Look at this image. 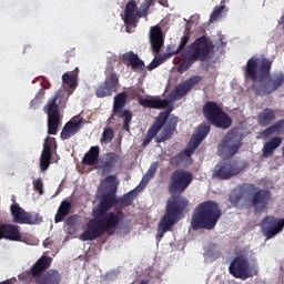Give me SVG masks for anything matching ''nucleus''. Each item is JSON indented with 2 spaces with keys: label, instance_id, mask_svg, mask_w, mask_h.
Masks as SVG:
<instances>
[{
  "label": "nucleus",
  "instance_id": "58836bf2",
  "mask_svg": "<svg viewBox=\"0 0 284 284\" xmlns=\"http://www.w3.org/2000/svg\"><path fill=\"white\" fill-rule=\"evenodd\" d=\"M185 156H187L185 154V149L178 153L176 155L172 156L169 161L170 165H172L173 168H179V165H181L184 161H185Z\"/></svg>",
  "mask_w": 284,
  "mask_h": 284
},
{
  "label": "nucleus",
  "instance_id": "bb28decb",
  "mask_svg": "<svg viewBox=\"0 0 284 284\" xmlns=\"http://www.w3.org/2000/svg\"><path fill=\"white\" fill-rule=\"evenodd\" d=\"M271 197L272 194L267 190H258L255 192L252 197V205L255 207V211L263 212V210H266Z\"/></svg>",
  "mask_w": 284,
  "mask_h": 284
},
{
  "label": "nucleus",
  "instance_id": "5701e85b",
  "mask_svg": "<svg viewBox=\"0 0 284 284\" xmlns=\"http://www.w3.org/2000/svg\"><path fill=\"white\" fill-rule=\"evenodd\" d=\"M149 39L151 43V50L154 54H159L161 52V48H163L165 43V38L163 37V30L159 26L151 27Z\"/></svg>",
  "mask_w": 284,
  "mask_h": 284
},
{
  "label": "nucleus",
  "instance_id": "a18cd8bd",
  "mask_svg": "<svg viewBox=\"0 0 284 284\" xmlns=\"http://www.w3.org/2000/svg\"><path fill=\"white\" fill-rule=\"evenodd\" d=\"M161 63H163V59L154 58L153 61L146 67V70H149V72H152V70H155V68H159V65H161Z\"/></svg>",
  "mask_w": 284,
  "mask_h": 284
},
{
  "label": "nucleus",
  "instance_id": "6e6552de",
  "mask_svg": "<svg viewBox=\"0 0 284 284\" xmlns=\"http://www.w3.org/2000/svg\"><path fill=\"white\" fill-rule=\"evenodd\" d=\"M67 103L68 98H65V91L59 90L43 106V110L48 115V134L57 136L59 126L61 125V110L65 108Z\"/></svg>",
  "mask_w": 284,
  "mask_h": 284
},
{
  "label": "nucleus",
  "instance_id": "c85d7f7f",
  "mask_svg": "<svg viewBox=\"0 0 284 284\" xmlns=\"http://www.w3.org/2000/svg\"><path fill=\"white\" fill-rule=\"evenodd\" d=\"M100 154H101V148L91 146L82 158V164L89 165L90 168H92L93 165H99L101 161V159H99Z\"/></svg>",
  "mask_w": 284,
  "mask_h": 284
},
{
  "label": "nucleus",
  "instance_id": "09e8293b",
  "mask_svg": "<svg viewBox=\"0 0 284 284\" xmlns=\"http://www.w3.org/2000/svg\"><path fill=\"white\" fill-rule=\"evenodd\" d=\"M129 97H131V99H139V97H140L139 90H136V89H130V90H129Z\"/></svg>",
  "mask_w": 284,
  "mask_h": 284
},
{
  "label": "nucleus",
  "instance_id": "423d86ee",
  "mask_svg": "<svg viewBox=\"0 0 284 284\" xmlns=\"http://www.w3.org/2000/svg\"><path fill=\"white\" fill-rule=\"evenodd\" d=\"M189 207L190 201L185 196L172 195L168 200L166 212L159 223L158 241H161L165 233L183 219V214L187 212Z\"/></svg>",
  "mask_w": 284,
  "mask_h": 284
},
{
  "label": "nucleus",
  "instance_id": "ea45409f",
  "mask_svg": "<svg viewBox=\"0 0 284 284\" xmlns=\"http://www.w3.org/2000/svg\"><path fill=\"white\" fill-rule=\"evenodd\" d=\"M112 139H114V130L112 128L104 129L101 142L105 144L112 143Z\"/></svg>",
  "mask_w": 284,
  "mask_h": 284
},
{
  "label": "nucleus",
  "instance_id": "c756f323",
  "mask_svg": "<svg viewBox=\"0 0 284 284\" xmlns=\"http://www.w3.org/2000/svg\"><path fill=\"white\" fill-rule=\"evenodd\" d=\"M276 121V112L272 108H266L262 110L257 115V123L262 128H267Z\"/></svg>",
  "mask_w": 284,
  "mask_h": 284
},
{
  "label": "nucleus",
  "instance_id": "39448f33",
  "mask_svg": "<svg viewBox=\"0 0 284 284\" xmlns=\"http://www.w3.org/2000/svg\"><path fill=\"white\" fill-rule=\"evenodd\" d=\"M172 109L166 111H162L159 113L158 118L151 125V128L146 132V136L144 138L142 145L143 148L150 145L152 139L156 136L158 132L160 136L155 138L156 143H165V141L172 139L174 132H176V125H179V118L176 115H171Z\"/></svg>",
  "mask_w": 284,
  "mask_h": 284
},
{
  "label": "nucleus",
  "instance_id": "b1692460",
  "mask_svg": "<svg viewBox=\"0 0 284 284\" xmlns=\"http://www.w3.org/2000/svg\"><path fill=\"white\" fill-rule=\"evenodd\" d=\"M121 59L122 63L128 68H132L134 72L145 71V62L134 51L125 52Z\"/></svg>",
  "mask_w": 284,
  "mask_h": 284
},
{
  "label": "nucleus",
  "instance_id": "f257e3e1",
  "mask_svg": "<svg viewBox=\"0 0 284 284\" xmlns=\"http://www.w3.org/2000/svg\"><path fill=\"white\" fill-rule=\"evenodd\" d=\"M116 207V193L111 191L105 193L98 209L92 211V216L88 224L87 230L80 235L81 241H97L103 234H114L123 221V211L118 210L115 212H110L112 207Z\"/></svg>",
  "mask_w": 284,
  "mask_h": 284
},
{
  "label": "nucleus",
  "instance_id": "37998d69",
  "mask_svg": "<svg viewBox=\"0 0 284 284\" xmlns=\"http://www.w3.org/2000/svg\"><path fill=\"white\" fill-rule=\"evenodd\" d=\"M223 10H225V4L215 7L211 14V21H216L223 14Z\"/></svg>",
  "mask_w": 284,
  "mask_h": 284
},
{
  "label": "nucleus",
  "instance_id": "f8f14e48",
  "mask_svg": "<svg viewBox=\"0 0 284 284\" xmlns=\"http://www.w3.org/2000/svg\"><path fill=\"white\" fill-rule=\"evenodd\" d=\"M128 103V92L123 91L114 97L113 110L109 121H114V116L118 119H124L123 130L130 132V123H132V111L123 110Z\"/></svg>",
  "mask_w": 284,
  "mask_h": 284
},
{
  "label": "nucleus",
  "instance_id": "ddd939ff",
  "mask_svg": "<svg viewBox=\"0 0 284 284\" xmlns=\"http://www.w3.org/2000/svg\"><path fill=\"white\" fill-rule=\"evenodd\" d=\"M243 142L241 136L235 132H227L220 144L217 145V152L220 156H234L241 150Z\"/></svg>",
  "mask_w": 284,
  "mask_h": 284
},
{
  "label": "nucleus",
  "instance_id": "0eeeda50",
  "mask_svg": "<svg viewBox=\"0 0 284 284\" xmlns=\"http://www.w3.org/2000/svg\"><path fill=\"white\" fill-rule=\"evenodd\" d=\"M221 216H223L221 206L215 201L207 200L194 209L191 227L192 230H214Z\"/></svg>",
  "mask_w": 284,
  "mask_h": 284
},
{
  "label": "nucleus",
  "instance_id": "2eb2a0df",
  "mask_svg": "<svg viewBox=\"0 0 284 284\" xmlns=\"http://www.w3.org/2000/svg\"><path fill=\"white\" fill-rule=\"evenodd\" d=\"M106 78L104 82L100 83L95 89V95L98 99H105V97H112L113 92H116L119 85V74L114 72V68L109 67L105 70Z\"/></svg>",
  "mask_w": 284,
  "mask_h": 284
},
{
  "label": "nucleus",
  "instance_id": "603ef678",
  "mask_svg": "<svg viewBox=\"0 0 284 284\" xmlns=\"http://www.w3.org/2000/svg\"><path fill=\"white\" fill-rule=\"evenodd\" d=\"M139 284H148V283L142 281V282H140Z\"/></svg>",
  "mask_w": 284,
  "mask_h": 284
},
{
  "label": "nucleus",
  "instance_id": "2f4dec72",
  "mask_svg": "<svg viewBox=\"0 0 284 284\" xmlns=\"http://www.w3.org/2000/svg\"><path fill=\"white\" fill-rule=\"evenodd\" d=\"M139 103L143 108H150L152 110H164V108H168L170 105V100H153L139 98Z\"/></svg>",
  "mask_w": 284,
  "mask_h": 284
},
{
  "label": "nucleus",
  "instance_id": "393cba45",
  "mask_svg": "<svg viewBox=\"0 0 284 284\" xmlns=\"http://www.w3.org/2000/svg\"><path fill=\"white\" fill-rule=\"evenodd\" d=\"M21 241V231L19 225L2 223L0 224V241Z\"/></svg>",
  "mask_w": 284,
  "mask_h": 284
},
{
  "label": "nucleus",
  "instance_id": "aec40b11",
  "mask_svg": "<svg viewBox=\"0 0 284 284\" xmlns=\"http://www.w3.org/2000/svg\"><path fill=\"white\" fill-rule=\"evenodd\" d=\"M202 81H203V77L201 75H193L189 78L186 81L178 84L173 89V91L171 92V99L173 101H179V99H182V97H185V94L192 91V88H194V85H199V83Z\"/></svg>",
  "mask_w": 284,
  "mask_h": 284
},
{
  "label": "nucleus",
  "instance_id": "9d476101",
  "mask_svg": "<svg viewBox=\"0 0 284 284\" xmlns=\"http://www.w3.org/2000/svg\"><path fill=\"white\" fill-rule=\"evenodd\" d=\"M202 112L204 119L214 128L220 130H230L232 128V118L223 111V106L219 105V103L214 101L206 102L203 105Z\"/></svg>",
  "mask_w": 284,
  "mask_h": 284
},
{
  "label": "nucleus",
  "instance_id": "c9c22d12",
  "mask_svg": "<svg viewBox=\"0 0 284 284\" xmlns=\"http://www.w3.org/2000/svg\"><path fill=\"white\" fill-rule=\"evenodd\" d=\"M135 194H136L135 191H130L129 193H125L120 199L115 197V203H116L118 210H121V207H129V205H132V201H134Z\"/></svg>",
  "mask_w": 284,
  "mask_h": 284
},
{
  "label": "nucleus",
  "instance_id": "7ed1b4c3",
  "mask_svg": "<svg viewBox=\"0 0 284 284\" xmlns=\"http://www.w3.org/2000/svg\"><path fill=\"white\" fill-rule=\"evenodd\" d=\"M50 265H52V257L42 255L30 270L19 274L18 278L23 282L36 278V284H61L63 276L58 270H50Z\"/></svg>",
  "mask_w": 284,
  "mask_h": 284
},
{
  "label": "nucleus",
  "instance_id": "f03ea898",
  "mask_svg": "<svg viewBox=\"0 0 284 284\" xmlns=\"http://www.w3.org/2000/svg\"><path fill=\"white\" fill-rule=\"evenodd\" d=\"M273 63L274 61L263 54L247 60L245 77L253 82L251 89L256 97H270L283 88L284 72L275 71L271 74Z\"/></svg>",
  "mask_w": 284,
  "mask_h": 284
},
{
  "label": "nucleus",
  "instance_id": "72a5a7b5",
  "mask_svg": "<svg viewBox=\"0 0 284 284\" xmlns=\"http://www.w3.org/2000/svg\"><path fill=\"white\" fill-rule=\"evenodd\" d=\"M70 210H72V203L68 200H63L58 209V212L54 216V223L63 222V219L70 214Z\"/></svg>",
  "mask_w": 284,
  "mask_h": 284
},
{
  "label": "nucleus",
  "instance_id": "4c0bfd02",
  "mask_svg": "<svg viewBox=\"0 0 284 284\" xmlns=\"http://www.w3.org/2000/svg\"><path fill=\"white\" fill-rule=\"evenodd\" d=\"M43 97H45V90L40 89L38 93L36 94L34 99L31 100L30 102V108L32 110H37L41 103H43Z\"/></svg>",
  "mask_w": 284,
  "mask_h": 284
},
{
  "label": "nucleus",
  "instance_id": "9b49d317",
  "mask_svg": "<svg viewBox=\"0 0 284 284\" xmlns=\"http://www.w3.org/2000/svg\"><path fill=\"white\" fill-rule=\"evenodd\" d=\"M192 181H194L192 172L184 169H176L173 171L169 184V192L172 194L171 196H182L181 194L190 187Z\"/></svg>",
  "mask_w": 284,
  "mask_h": 284
},
{
  "label": "nucleus",
  "instance_id": "79ce46f5",
  "mask_svg": "<svg viewBox=\"0 0 284 284\" xmlns=\"http://www.w3.org/2000/svg\"><path fill=\"white\" fill-rule=\"evenodd\" d=\"M151 6H152V0L143 1V3L141 4V10H139L140 19L143 17H148V12H149Z\"/></svg>",
  "mask_w": 284,
  "mask_h": 284
},
{
  "label": "nucleus",
  "instance_id": "864d4df0",
  "mask_svg": "<svg viewBox=\"0 0 284 284\" xmlns=\"http://www.w3.org/2000/svg\"><path fill=\"white\" fill-rule=\"evenodd\" d=\"M68 221H72V217H69Z\"/></svg>",
  "mask_w": 284,
  "mask_h": 284
},
{
  "label": "nucleus",
  "instance_id": "1a4fd4ad",
  "mask_svg": "<svg viewBox=\"0 0 284 284\" xmlns=\"http://www.w3.org/2000/svg\"><path fill=\"white\" fill-rule=\"evenodd\" d=\"M253 252L248 248H242L236 252V256L232 260L229 272L233 275L234 278H240L241 281H247V278H252L257 276L258 271H256L250 264V258H252Z\"/></svg>",
  "mask_w": 284,
  "mask_h": 284
},
{
  "label": "nucleus",
  "instance_id": "f3484780",
  "mask_svg": "<svg viewBox=\"0 0 284 284\" xmlns=\"http://www.w3.org/2000/svg\"><path fill=\"white\" fill-rule=\"evenodd\" d=\"M262 234L266 239H274L277 234L284 230V219L274 217V215H267L262 219L260 223Z\"/></svg>",
  "mask_w": 284,
  "mask_h": 284
},
{
  "label": "nucleus",
  "instance_id": "3c124183",
  "mask_svg": "<svg viewBox=\"0 0 284 284\" xmlns=\"http://www.w3.org/2000/svg\"><path fill=\"white\" fill-rule=\"evenodd\" d=\"M0 284H12V282L10 280H6L3 282H0Z\"/></svg>",
  "mask_w": 284,
  "mask_h": 284
},
{
  "label": "nucleus",
  "instance_id": "49530a36",
  "mask_svg": "<svg viewBox=\"0 0 284 284\" xmlns=\"http://www.w3.org/2000/svg\"><path fill=\"white\" fill-rule=\"evenodd\" d=\"M104 183H109V184L114 185L113 192H116V185H119V183L116 182V175H108L104 179Z\"/></svg>",
  "mask_w": 284,
  "mask_h": 284
},
{
  "label": "nucleus",
  "instance_id": "a211bd4d",
  "mask_svg": "<svg viewBox=\"0 0 284 284\" xmlns=\"http://www.w3.org/2000/svg\"><path fill=\"white\" fill-rule=\"evenodd\" d=\"M57 151V139L48 136L43 143V150L40 155V170L41 172L48 171L52 165V152Z\"/></svg>",
  "mask_w": 284,
  "mask_h": 284
},
{
  "label": "nucleus",
  "instance_id": "412c9836",
  "mask_svg": "<svg viewBox=\"0 0 284 284\" xmlns=\"http://www.w3.org/2000/svg\"><path fill=\"white\" fill-rule=\"evenodd\" d=\"M256 192V185L254 184H244L234 189L229 197L230 203L233 207H241V202L245 196H252Z\"/></svg>",
  "mask_w": 284,
  "mask_h": 284
},
{
  "label": "nucleus",
  "instance_id": "f704fd0d",
  "mask_svg": "<svg viewBox=\"0 0 284 284\" xmlns=\"http://www.w3.org/2000/svg\"><path fill=\"white\" fill-rule=\"evenodd\" d=\"M62 82L69 88H78L79 85V68L62 75Z\"/></svg>",
  "mask_w": 284,
  "mask_h": 284
},
{
  "label": "nucleus",
  "instance_id": "cd10ccee",
  "mask_svg": "<svg viewBox=\"0 0 284 284\" xmlns=\"http://www.w3.org/2000/svg\"><path fill=\"white\" fill-rule=\"evenodd\" d=\"M136 1L130 0L124 9V23L126 26H133L141 17H139V10L136 9Z\"/></svg>",
  "mask_w": 284,
  "mask_h": 284
},
{
  "label": "nucleus",
  "instance_id": "e433bc0d",
  "mask_svg": "<svg viewBox=\"0 0 284 284\" xmlns=\"http://www.w3.org/2000/svg\"><path fill=\"white\" fill-rule=\"evenodd\" d=\"M156 170H159V162H153L145 173V175L142 178V183L144 185H148L150 183L151 179H154V174H156Z\"/></svg>",
  "mask_w": 284,
  "mask_h": 284
},
{
  "label": "nucleus",
  "instance_id": "a19ab883",
  "mask_svg": "<svg viewBox=\"0 0 284 284\" xmlns=\"http://www.w3.org/2000/svg\"><path fill=\"white\" fill-rule=\"evenodd\" d=\"M187 43H190L189 34L182 37L178 49L175 51H173L172 54H181V52H183V50H185V47L187 45Z\"/></svg>",
  "mask_w": 284,
  "mask_h": 284
},
{
  "label": "nucleus",
  "instance_id": "7c9ffc66",
  "mask_svg": "<svg viewBox=\"0 0 284 284\" xmlns=\"http://www.w3.org/2000/svg\"><path fill=\"white\" fill-rule=\"evenodd\" d=\"M283 143V138L274 136L266 143H264V146L262 149V156L263 159H270V156H274V150L277 148H281Z\"/></svg>",
  "mask_w": 284,
  "mask_h": 284
},
{
  "label": "nucleus",
  "instance_id": "4468645a",
  "mask_svg": "<svg viewBox=\"0 0 284 284\" xmlns=\"http://www.w3.org/2000/svg\"><path fill=\"white\" fill-rule=\"evenodd\" d=\"M11 215L13 216V223L20 225H41L43 223V216L37 212H27L19 204L11 205Z\"/></svg>",
  "mask_w": 284,
  "mask_h": 284
},
{
  "label": "nucleus",
  "instance_id": "c03bdc74",
  "mask_svg": "<svg viewBox=\"0 0 284 284\" xmlns=\"http://www.w3.org/2000/svg\"><path fill=\"white\" fill-rule=\"evenodd\" d=\"M33 190L38 192V194L42 195L43 194V180L41 178L34 179L33 180Z\"/></svg>",
  "mask_w": 284,
  "mask_h": 284
},
{
  "label": "nucleus",
  "instance_id": "8fccbe9b",
  "mask_svg": "<svg viewBox=\"0 0 284 284\" xmlns=\"http://www.w3.org/2000/svg\"><path fill=\"white\" fill-rule=\"evenodd\" d=\"M32 50V45L28 44L26 48H24V52H30Z\"/></svg>",
  "mask_w": 284,
  "mask_h": 284
},
{
  "label": "nucleus",
  "instance_id": "473e14b6",
  "mask_svg": "<svg viewBox=\"0 0 284 284\" xmlns=\"http://www.w3.org/2000/svg\"><path fill=\"white\" fill-rule=\"evenodd\" d=\"M261 134L263 139H270L273 134H284V119L275 122L273 125L262 131Z\"/></svg>",
  "mask_w": 284,
  "mask_h": 284
},
{
  "label": "nucleus",
  "instance_id": "4be33fe9",
  "mask_svg": "<svg viewBox=\"0 0 284 284\" xmlns=\"http://www.w3.org/2000/svg\"><path fill=\"white\" fill-rule=\"evenodd\" d=\"M116 163H121V155L109 152L100 158L98 168L102 170L103 174H110L114 171V168H116Z\"/></svg>",
  "mask_w": 284,
  "mask_h": 284
},
{
  "label": "nucleus",
  "instance_id": "6ab92c4d",
  "mask_svg": "<svg viewBox=\"0 0 284 284\" xmlns=\"http://www.w3.org/2000/svg\"><path fill=\"white\" fill-rule=\"evenodd\" d=\"M210 124L202 123L197 126L195 134H193L191 141L185 149V154L190 156L193 152H196V149L205 141L207 135L210 134Z\"/></svg>",
  "mask_w": 284,
  "mask_h": 284
},
{
  "label": "nucleus",
  "instance_id": "dca6fc26",
  "mask_svg": "<svg viewBox=\"0 0 284 284\" xmlns=\"http://www.w3.org/2000/svg\"><path fill=\"white\" fill-rule=\"evenodd\" d=\"M241 172H243V168L236 161L220 162L213 169V179L227 181L232 176H239Z\"/></svg>",
  "mask_w": 284,
  "mask_h": 284
},
{
  "label": "nucleus",
  "instance_id": "de8ad7c7",
  "mask_svg": "<svg viewBox=\"0 0 284 284\" xmlns=\"http://www.w3.org/2000/svg\"><path fill=\"white\" fill-rule=\"evenodd\" d=\"M63 62L64 63H70V60L71 59H74V50H70V51H67L63 55Z\"/></svg>",
  "mask_w": 284,
  "mask_h": 284
},
{
  "label": "nucleus",
  "instance_id": "a878e982",
  "mask_svg": "<svg viewBox=\"0 0 284 284\" xmlns=\"http://www.w3.org/2000/svg\"><path fill=\"white\" fill-rule=\"evenodd\" d=\"M83 119H80L78 121L70 120L67 122L60 133V139L62 141H68V139H72L74 134H78L81 131V128H83Z\"/></svg>",
  "mask_w": 284,
  "mask_h": 284
},
{
  "label": "nucleus",
  "instance_id": "20e7f679",
  "mask_svg": "<svg viewBox=\"0 0 284 284\" xmlns=\"http://www.w3.org/2000/svg\"><path fill=\"white\" fill-rule=\"evenodd\" d=\"M212 50H214V44H212L207 36H201L195 39L187 49L181 53L182 62L179 65L178 71L183 74V72H187L196 61L205 63V61L210 59Z\"/></svg>",
  "mask_w": 284,
  "mask_h": 284
}]
</instances>
